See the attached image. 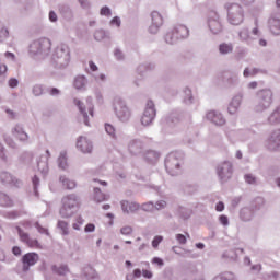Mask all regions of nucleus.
Segmentation results:
<instances>
[{
  "instance_id": "33",
  "label": "nucleus",
  "mask_w": 280,
  "mask_h": 280,
  "mask_svg": "<svg viewBox=\"0 0 280 280\" xmlns=\"http://www.w3.org/2000/svg\"><path fill=\"white\" fill-rule=\"evenodd\" d=\"M268 124L271 126H277V124H280V107H278L269 115Z\"/></svg>"
},
{
  "instance_id": "56",
  "label": "nucleus",
  "mask_w": 280,
  "mask_h": 280,
  "mask_svg": "<svg viewBox=\"0 0 280 280\" xmlns=\"http://www.w3.org/2000/svg\"><path fill=\"white\" fill-rule=\"evenodd\" d=\"M165 121L172 126V124H178V118L176 117V114H171L165 118Z\"/></svg>"
},
{
  "instance_id": "39",
  "label": "nucleus",
  "mask_w": 280,
  "mask_h": 280,
  "mask_svg": "<svg viewBox=\"0 0 280 280\" xmlns=\"http://www.w3.org/2000/svg\"><path fill=\"white\" fill-rule=\"evenodd\" d=\"M177 215L183 220H189V218L191 217V210L185 207H179L177 210Z\"/></svg>"
},
{
  "instance_id": "9",
  "label": "nucleus",
  "mask_w": 280,
  "mask_h": 280,
  "mask_svg": "<svg viewBox=\"0 0 280 280\" xmlns=\"http://www.w3.org/2000/svg\"><path fill=\"white\" fill-rule=\"evenodd\" d=\"M207 25L210 34L213 36H218L222 34V20L220 19V14L215 11H210L207 18Z\"/></svg>"
},
{
  "instance_id": "32",
  "label": "nucleus",
  "mask_w": 280,
  "mask_h": 280,
  "mask_svg": "<svg viewBox=\"0 0 280 280\" xmlns=\"http://www.w3.org/2000/svg\"><path fill=\"white\" fill-rule=\"evenodd\" d=\"M160 156H161V153L156 152L154 150H149L144 154V159L149 163H156V161H159Z\"/></svg>"
},
{
  "instance_id": "52",
  "label": "nucleus",
  "mask_w": 280,
  "mask_h": 280,
  "mask_svg": "<svg viewBox=\"0 0 280 280\" xmlns=\"http://www.w3.org/2000/svg\"><path fill=\"white\" fill-rule=\"evenodd\" d=\"M109 27H117V30H119L121 27V18L119 16H114L110 21H109Z\"/></svg>"
},
{
  "instance_id": "25",
  "label": "nucleus",
  "mask_w": 280,
  "mask_h": 280,
  "mask_svg": "<svg viewBox=\"0 0 280 280\" xmlns=\"http://www.w3.org/2000/svg\"><path fill=\"white\" fill-rule=\"evenodd\" d=\"M238 38L241 43H245V45H252L253 40H255V37L250 35V31H248L246 27H243L238 32Z\"/></svg>"
},
{
  "instance_id": "12",
  "label": "nucleus",
  "mask_w": 280,
  "mask_h": 280,
  "mask_svg": "<svg viewBox=\"0 0 280 280\" xmlns=\"http://www.w3.org/2000/svg\"><path fill=\"white\" fill-rule=\"evenodd\" d=\"M11 135L20 141V143H30V133L25 131V126L16 124L11 128Z\"/></svg>"
},
{
  "instance_id": "36",
  "label": "nucleus",
  "mask_w": 280,
  "mask_h": 280,
  "mask_svg": "<svg viewBox=\"0 0 280 280\" xmlns=\"http://www.w3.org/2000/svg\"><path fill=\"white\" fill-rule=\"evenodd\" d=\"M264 205H266L264 197H256L250 203V207L257 212L264 207Z\"/></svg>"
},
{
  "instance_id": "50",
  "label": "nucleus",
  "mask_w": 280,
  "mask_h": 280,
  "mask_svg": "<svg viewBox=\"0 0 280 280\" xmlns=\"http://www.w3.org/2000/svg\"><path fill=\"white\" fill-rule=\"evenodd\" d=\"M106 36H108V34L106 33V31H104V30H102V28H100V30H96L95 32H94V38L96 39V40H104V38H106Z\"/></svg>"
},
{
  "instance_id": "26",
  "label": "nucleus",
  "mask_w": 280,
  "mask_h": 280,
  "mask_svg": "<svg viewBox=\"0 0 280 280\" xmlns=\"http://www.w3.org/2000/svg\"><path fill=\"white\" fill-rule=\"evenodd\" d=\"M174 33L180 39L189 38V28L183 24H179L173 28Z\"/></svg>"
},
{
  "instance_id": "3",
  "label": "nucleus",
  "mask_w": 280,
  "mask_h": 280,
  "mask_svg": "<svg viewBox=\"0 0 280 280\" xmlns=\"http://www.w3.org/2000/svg\"><path fill=\"white\" fill-rule=\"evenodd\" d=\"M112 108L118 121H121V124H128L130 121L132 110L128 107V103H126L121 96H115L113 98Z\"/></svg>"
},
{
  "instance_id": "7",
  "label": "nucleus",
  "mask_w": 280,
  "mask_h": 280,
  "mask_svg": "<svg viewBox=\"0 0 280 280\" xmlns=\"http://www.w3.org/2000/svg\"><path fill=\"white\" fill-rule=\"evenodd\" d=\"M73 104L79 109V113L83 119V124H85L86 126H91V122H89V116L93 117V113L95 110V107L93 106V96L86 97L88 110L86 106L82 101H80V98H73Z\"/></svg>"
},
{
  "instance_id": "13",
  "label": "nucleus",
  "mask_w": 280,
  "mask_h": 280,
  "mask_svg": "<svg viewBox=\"0 0 280 280\" xmlns=\"http://www.w3.org/2000/svg\"><path fill=\"white\" fill-rule=\"evenodd\" d=\"M265 147L269 152H280V129L270 133L269 138L265 142Z\"/></svg>"
},
{
  "instance_id": "1",
  "label": "nucleus",
  "mask_w": 280,
  "mask_h": 280,
  "mask_svg": "<svg viewBox=\"0 0 280 280\" xmlns=\"http://www.w3.org/2000/svg\"><path fill=\"white\" fill-rule=\"evenodd\" d=\"M80 196L75 194H69L63 196L61 199L59 215L65 219L73 218V215H75V212L80 209Z\"/></svg>"
},
{
  "instance_id": "15",
  "label": "nucleus",
  "mask_w": 280,
  "mask_h": 280,
  "mask_svg": "<svg viewBox=\"0 0 280 280\" xmlns=\"http://www.w3.org/2000/svg\"><path fill=\"white\" fill-rule=\"evenodd\" d=\"M163 26V16L158 11L151 13V25L149 26L150 34H159V30Z\"/></svg>"
},
{
  "instance_id": "11",
  "label": "nucleus",
  "mask_w": 280,
  "mask_h": 280,
  "mask_svg": "<svg viewBox=\"0 0 280 280\" xmlns=\"http://www.w3.org/2000/svg\"><path fill=\"white\" fill-rule=\"evenodd\" d=\"M217 174L221 183H226L233 176V164L229 161L219 164Z\"/></svg>"
},
{
  "instance_id": "57",
  "label": "nucleus",
  "mask_w": 280,
  "mask_h": 280,
  "mask_svg": "<svg viewBox=\"0 0 280 280\" xmlns=\"http://www.w3.org/2000/svg\"><path fill=\"white\" fill-rule=\"evenodd\" d=\"M165 207H167V201H165V200H159L154 205V209H156V211H161V210L165 209Z\"/></svg>"
},
{
  "instance_id": "18",
  "label": "nucleus",
  "mask_w": 280,
  "mask_h": 280,
  "mask_svg": "<svg viewBox=\"0 0 280 280\" xmlns=\"http://www.w3.org/2000/svg\"><path fill=\"white\" fill-rule=\"evenodd\" d=\"M242 100H244V94L238 93L233 96L232 101L228 106V113L230 115H237V110H240V106H242Z\"/></svg>"
},
{
  "instance_id": "35",
  "label": "nucleus",
  "mask_w": 280,
  "mask_h": 280,
  "mask_svg": "<svg viewBox=\"0 0 280 280\" xmlns=\"http://www.w3.org/2000/svg\"><path fill=\"white\" fill-rule=\"evenodd\" d=\"M178 40H179L178 35H176L174 30L166 33L165 43H167V45H175V43H178Z\"/></svg>"
},
{
  "instance_id": "31",
  "label": "nucleus",
  "mask_w": 280,
  "mask_h": 280,
  "mask_svg": "<svg viewBox=\"0 0 280 280\" xmlns=\"http://www.w3.org/2000/svg\"><path fill=\"white\" fill-rule=\"evenodd\" d=\"M59 182L61 183L62 187H65V189H75L77 185L75 180L73 179H69V177L61 175L59 177Z\"/></svg>"
},
{
  "instance_id": "59",
  "label": "nucleus",
  "mask_w": 280,
  "mask_h": 280,
  "mask_svg": "<svg viewBox=\"0 0 280 280\" xmlns=\"http://www.w3.org/2000/svg\"><path fill=\"white\" fill-rule=\"evenodd\" d=\"M94 95H95V100H96L97 104H100V105L104 104V95L102 94V91L96 90L94 92Z\"/></svg>"
},
{
  "instance_id": "48",
  "label": "nucleus",
  "mask_w": 280,
  "mask_h": 280,
  "mask_svg": "<svg viewBox=\"0 0 280 280\" xmlns=\"http://www.w3.org/2000/svg\"><path fill=\"white\" fill-rule=\"evenodd\" d=\"M4 143H7V145L12 150H16L19 148V144L16 143V141H14V139H12V137L10 136L4 137Z\"/></svg>"
},
{
  "instance_id": "37",
  "label": "nucleus",
  "mask_w": 280,
  "mask_h": 280,
  "mask_svg": "<svg viewBox=\"0 0 280 280\" xmlns=\"http://www.w3.org/2000/svg\"><path fill=\"white\" fill-rule=\"evenodd\" d=\"M52 272H55V275H60L61 277H63V275H67L69 272V267H67V265H61V266H56L54 265L51 267Z\"/></svg>"
},
{
  "instance_id": "28",
  "label": "nucleus",
  "mask_w": 280,
  "mask_h": 280,
  "mask_svg": "<svg viewBox=\"0 0 280 280\" xmlns=\"http://www.w3.org/2000/svg\"><path fill=\"white\" fill-rule=\"evenodd\" d=\"M88 83H89V80H86V77L79 75V77H75L74 82H73V86L78 91H84V89H86Z\"/></svg>"
},
{
  "instance_id": "8",
  "label": "nucleus",
  "mask_w": 280,
  "mask_h": 280,
  "mask_svg": "<svg viewBox=\"0 0 280 280\" xmlns=\"http://www.w3.org/2000/svg\"><path fill=\"white\" fill-rule=\"evenodd\" d=\"M228 22L230 25H242L244 23V9L237 3L226 4Z\"/></svg>"
},
{
  "instance_id": "43",
  "label": "nucleus",
  "mask_w": 280,
  "mask_h": 280,
  "mask_svg": "<svg viewBox=\"0 0 280 280\" xmlns=\"http://www.w3.org/2000/svg\"><path fill=\"white\" fill-rule=\"evenodd\" d=\"M105 132L112 138L117 139V130L115 129V126L106 122L105 124Z\"/></svg>"
},
{
  "instance_id": "16",
  "label": "nucleus",
  "mask_w": 280,
  "mask_h": 280,
  "mask_svg": "<svg viewBox=\"0 0 280 280\" xmlns=\"http://www.w3.org/2000/svg\"><path fill=\"white\" fill-rule=\"evenodd\" d=\"M38 254L36 253H27L22 257V270L23 272H27L31 266H36L38 264Z\"/></svg>"
},
{
  "instance_id": "47",
  "label": "nucleus",
  "mask_w": 280,
  "mask_h": 280,
  "mask_svg": "<svg viewBox=\"0 0 280 280\" xmlns=\"http://www.w3.org/2000/svg\"><path fill=\"white\" fill-rule=\"evenodd\" d=\"M222 257L225 261H235V259H237V254H235V250H228L223 253Z\"/></svg>"
},
{
  "instance_id": "44",
  "label": "nucleus",
  "mask_w": 280,
  "mask_h": 280,
  "mask_svg": "<svg viewBox=\"0 0 280 280\" xmlns=\"http://www.w3.org/2000/svg\"><path fill=\"white\" fill-rule=\"evenodd\" d=\"M57 226L61 231V235H63V236L69 235V223L68 222H66V221H58Z\"/></svg>"
},
{
  "instance_id": "40",
  "label": "nucleus",
  "mask_w": 280,
  "mask_h": 280,
  "mask_svg": "<svg viewBox=\"0 0 280 280\" xmlns=\"http://www.w3.org/2000/svg\"><path fill=\"white\" fill-rule=\"evenodd\" d=\"M8 80V66L0 61V84Z\"/></svg>"
},
{
  "instance_id": "22",
  "label": "nucleus",
  "mask_w": 280,
  "mask_h": 280,
  "mask_svg": "<svg viewBox=\"0 0 280 280\" xmlns=\"http://www.w3.org/2000/svg\"><path fill=\"white\" fill-rule=\"evenodd\" d=\"M16 229H18V233L20 235L21 242H23L24 244L28 245L30 248H38L40 246L38 244V240L31 238L30 234H27L24 231H22L21 228L18 226Z\"/></svg>"
},
{
  "instance_id": "64",
  "label": "nucleus",
  "mask_w": 280,
  "mask_h": 280,
  "mask_svg": "<svg viewBox=\"0 0 280 280\" xmlns=\"http://www.w3.org/2000/svg\"><path fill=\"white\" fill-rule=\"evenodd\" d=\"M121 235H132V226L126 225L120 229Z\"/></svg>"
},
{
  "instance_id": "10",
  "label": "nucleus",
  "mask_w": 280,
  "mask_h": 280,
  "mask_svg": "<svg viewBox=\"0 0 280 280\" xmlns=\"http://www.w3.org/2000/svg\"><path fill=\"white\" fill-rule=\"evenodd\" d=\"M154 119H156V107L154 102L149 100L140 118V122L142 126L148 127L154 124Z\"/></svg>"
},
{
  "instance_id": "38",
  "label": "nucleus",
  "mask_w": 280,
  "mask_h": 280,
  "mask_svg": "<svg viewBox=\"0 0 280 280\" xmlns=\"http://www.w3.org/2000/svg\"><path fill=\"white\" fill-rule=\"evenodd\" d=\"M58 166L60 167V170H67V151L60 152V155L58 158Z\"/></svg>"
},
{
  "instance_id": "51",
  "label": "nucleus",
  "mask_w": 280,
  "mask_h": 280,
  "mask_svg": "<svg viewBox=\"0 0 280 280\" xmlns=\"http://www.w3.org/2000/svg\"><path fill=\"white\" fill-rule=\"evenodd\" d=\"M10 38V31L5 27L0 30V43H5Z\"/></svg>"
},
{
  "instance_id": "34",
  "label": "nucleus",
  "mask_w": 280,
  "mask_h": 280,
  "mask_svg": "<svg viewBox=\"0 0 280 280\" xmlns=\"http://www.w3.org/2000/svg\"><path fill=\"white\" fill-rule=\"evenodd\" d=\"M110 196L102 192V190L98 187H94V200L96 202H104V200H108Z\"/></svg>"
},
{
  "instance_id": "19",
  "label": "nucleus",
  "mask_w": 280,
  "mask_h": 280,
  "mask_svg": "<svg viewBox=\"0 0 280 280\" xmlns=\"http://www.w3.org/2000/svg\"><path fill=\"white\" fill-rule=\"evenodd\" d=\"M0 183H3V185H12L13 187H21L23 185V182L16 179V177L12 176L9 172L0 173Z\"/></svg>"
},
{
  "instance_id": "20",
  "label": "nucleus",
  "mask_w": 280,
  "mask_h": 280,
  "mask_svg": "<svg viewBox=\"0 0 280 280\" xmlns=\"http://www.w3.org/2000/svg\"><path fill=\"white\" fill-rule=\"evenodd\" d=\"M51 156V152H49V150H46V155H42L38 160H37V168L38 172H40V174H47V172H49V158Z\"/></svg>"
},
{
  "instance_id": "53",
  "label": "nucleus",
  "mask_w": 280,
  "mask_h": 280,
  "mask_svg": "<svg viewBox=\"0 0 280 280\" xmlns=\"http://www.w3.org/2000/svg\"><path fill=\"white\" fill-rule=\"evenodd\" d=\"M245 182L247 185H257V177L253 174H246L244 176Z\"/></svg>"
},
{
  "instance_id": "24",
  "label": "nucleus",
  "mask_w": 280,
  "mask_h": 280,
  "mask_svg": "<svg viewBox=\"0 0 280 280\" xmlns=\"http://www.w3.org/2000/svg\"><path fill=\"white\" fill-rule=\"evenodd\" d=\"M120 205L125 213H135L141 209V205L137 203V201L122 200Z\"/></svg>"
},
{
  "instance_id": "23",
  "label": "nucleus",
  "mask_w": 280,
  "mask_h": 280,
  "mask_svg": "<svg viewBox=\"0 0 280 280\" xmlns=\"http://www.w3.org/2000/svg\"><path fill=\"white\" fill-rule=\"evenodd\" d=\"M255 213H257L253 207H244L240 210V220L242 222H250L255 218Z\"/></svg>"
},
{
  "instance_id": "17",
  "label": "nucleus",
  "mask_w": 280,
  "mask_h": 280,
  "mask_svg": "<svg viewBox=\"0 0 280 280\" xmlns=\"http://www.w3.org/2000/svg\"><path fill=\"white\" fill-rule=\"evenodd\" d=\"M206 118L214 126H224V124H226V118H224V115L217 110L208 112L206 114Z\"/></svg>"
},
{
  "instance_id": "4",
  "label": "nucleus",
  "mask_w": 280,
  "mask_h": 280,
  "mask_svg": "<svg viewBox=\"0 0 280 280\" xmlns=\"http://www.w3.org/2000/svg\"><path fill=\"white\" fill-rule=\"evenodd\" d=\"M52 62L58 69H67L71 62V50L69 45L59 44L52 52Z\"/></svg>"
},
{
  "instance_id": "2",
  "label": "nucleus",
  "mask_w": 280,
  "mask_h": 280,
  "mask_svg": "<svg viewBox=\"0 0 280 280\" xmlns=\"http://www.w3.org/2000/svg\"><path fill=\"white\" fill-rule=\"evenodd\" d=\"M185 153L180 151L171 152L165 159V170L170 176H178L183 172Z\"/></svg>"
},
{
  "instance_id": "61",
  "label": "nucleus",
  "mask_w": 280,
  "mask_h": 280,
  "mask_svg": "<svg viewBox=\"0 0 280 280\" xmlns=\"http://www.w3.org/2000/svg\"><path fill=\"white\" fill-rule=\"evenodd\" d=\"M88 279H92V280L100 279V273H97L95 269H90L88 271Z\"/></svg>"
},
{
  "instance_id": "46",
  "label": "nucleus",
  "mask_w": 280,
  "mask_h": 280,
  "mask_svg": "<svg viewBox=\"0 0 280 280\" xmlns=\"http://www.w3.org/2000/svg\"><path fill=\"white\" fill-rule=\"evenodd\" d=\"M100 16H105V19H110L113 16V10L108 5H104L100 10Z\"/></svg>"
},
{
  "instance_id": "21",
  "label": "nucleus",
  "mask_w": 280,
  "mask_h": 280,
  "mask_svg": "<svg viewBox=\"0 0 280 280\" xmlns=\"http://www.w3.org/2000/svg\"><path fill=\"white\" fill-rule=\"evenodd\" d=\"M268 27L273 36H280V14H273L269 18Z\"/></svg>"
},
{
  "instance_id": "45",
  "label": "nucleus",
  "mask_w": 280,
  "mask_h": 280,
  "mask_svg": "<svg viewBox=\"0 0 280 280\" xmlns=\"http://www.w3.org/2000/svg\"><path fill=\"white\" fill-rule=\"evenodd\" d=\"M13 202L12 199H10V197H8V195L5 194H0V206L1 207H12Z\"/></svg>"
},
{
  "instance_id": "54",
  "label": "nucleus",
  "mask_w": 280,
  "mask_h": 280,
  "mask_svg": "<svg viewBox=\"0 0 280 280\" xmlns=\"http://www.w3.org/2000/svg\"><path fill=\"white\" fill-rule=\"evenodd\" d=\"M140 209L147 212L154 211V202L149 201V202L142 203V206H140Z\"/></svg>"
},
{
  "instance_id": "30",
  "label": "nucleus",
  "mask_w": 280,
  "mask_h": 280,
  "mask_svg": "<svg viewBox=\"0 0 280 280\" xmlns=\"http://www.w3.org/2000/svg\"><path fill=\"white\" fill-rule=\"evenodd\" d=\"M183 104L186 106H191V104H194V94L189 88L183 90Z\"/></svg>"
},
{
  "instance_id": "58",
  "label": "nucleus",
  "mask_w": 280,
  "mask_h": 280,
  "mask_svg": "<svg viewBox=\"0 0 280 280\" xmlns=\"http://www.w3.org/2000/svg\"><path fill=\"white\" fill-rule=\"evenodd\" d=\"M78 3L80 4V8H82V10H91V1L78 0Z\"/></svg>"
},
{
  "instance_id": "60",
  "label": "nucleus",
  "mask_w": 280,
  "mask_h": 280,
  "mask_svg": "<svg viewBox=\"0 0 280 280\" xmlns=\"http://www.w3.org/2000/svg\"><path fill=\"white\" fill-rule=\"evenodd\" d=\"M48 20L50 21V23H58V13H56V11L54 10L49 11Z\"/></svg>"
},
{
  "instance_id": "55",
  "label": "nucleus",
  "mask_w": 280,
  "mask_h": 280,
  "mask_svg": "<svg viewBox=\"0 0 280 280\" xmlns=\"http://www.w3.org/2000/svg\"><path fill=\"white\" fill-rule=\"evenodd\" d=\"M82 224H84V219L82 217H78L77 222L72 224V229H74V231H80Z\"/></svg>"
},
{
  "instance_id": "29",
  "label": "nucleus",
  "mask_w": 280,
  "mask_h": 280,
  "mask_svg": "<svg viewBox=\"0 0 280 280\" xmlns=\"http://www.w3.org/2000/svg\"><path fill=\"white\" fill-rule=\"evenodd\" d=\"M235 47L233 46V43H221L219 45V54L221 56H229L230 54L233 52V49Z\"/></svg>"
},
{
  "instance_id": "27",
  "label": "nucleus",
  "mask_w": 280,
  "mask_h": 280,
  "mask_svg": "<svg viewBox=\"0 0 280 280\" xmlns=\"http://www.w3.org/2000/svg\"><path fill=\"white\" fill-rule=\"evenodd\" d=\"M143 149V142L140 140H131L128 144V150L131 154H139Z\"/></svg>"
},
{
  "instance_id": "63",
  "label": "nucleus",
  "mask_w": 280,
  "mask_h": 280,
  "mask_svg": "<svg viewBox=\"0 0 280 280\" xmlns=\"http://www.w3.org/2000/svg\"><path fill=\"white\" fill-rule=\"evenodd\" d=\"M114 56H115L116 60H124L126 58V56L124 55V52L119 48H116L114 50Z\"/></svg>"
},
{
  "instance_id": "14",
  "label": "nucleus",
  "mask_w": 280,
  "mask_h": 280,
  "mask_svg": "<svg viewBox=\"0 0 280 280\" xmlns=\"http://www.w3.org/2000/svg\"><path fill=\"white\" fill-rule=\"evenodd\" d=\"M77 149L79 152H82V154H91V152H93V142L89 138L80 136L77 139Z\"/></svg>"
},
{
  "instance_id": "62",
  "label": "nucleus",
  "mask_w": 280,
  "mask_h": 280,
  "mask_svg": "<svg viewBox=\"0 0 280 280\" xmlns=\"http://www.w3.org/2000/svg\"><path fill=\"white\" fill-rule=\"evenodd\" d=\"M161 242H163V236H161V235L154 236V238L152 241V247L159 248V244H161Z\"/></svg>"
},
{
  "instance_id": "41",
  "label": "nucleus",
  "mask_w": 280,
  "mask_h": 280,
  "mask_svg": "<svg viewBox=\"0 0 280 280\" xmlns=\"http://www.w3.org/2000/svg\"><path fill=\"white\" fill-rule=\"evenodd\" d=\"M32 93L35 97H40V95H43V93H45V85L39 84V83L33 85Z\"/></svg>"
},
{
  "instance_id": "5",
  "label": "nucleus",
  "mask_w": 280,
  "mask_h": 280,
  "mask_svg": "<svg viewBox=\"0 0 280 280\" xmlns=\"http://www.w3.org/2000/svg\"><path fill=\"white\" fill-rule=\"evenodd\" d=\"M275 102V94L270 89H262L256 93V105L254 110L256 113H266L272 106Z\"/></svg>"
},
{
  "instance_id": "42",
  "label": "nucleus",
  "mask_w": 280,
  "mask_h": 280,
  "mask_svg": "<svg viewBox=\"0 0 280 280\" xmlns=\"http://www.w3.org/2000/svg\"><path fill=\"white\" fill-rule=\"evenodd\" d=\"M213 280H237V279H235V273L225 271L214 277Z\"/></svg>"
},
{
  "instance_id": "49",
  "label": "nucleus",
  "mask_w": 280,
  "mask_h": 280,
  "mask_svg": "<svg viewBox=\"0 0 280 280\" xmlns=\"http://www.w3.org/2000/svg\"><path fill=\"white\" fill-rule=\"evenodd\" d=\"M60 12L65 19H73V10L71 8L62 7Z\"/></svg>"
},
{
  "instance_id": "6",
  "label": "nucleus",
  "mask_w": 280,
  "mask_h": 280,
  "mask_svg": "<svg viewBox=\"0 0 280 280\" xmlns=\"http://www.w3.org/2000/svg\"><path fill=\"white\" fill-rule=\"evenodd\" d=\"M28 52L31 56H40V58L49 56L51 52V40H49V38L34 40L28 47Z\"/></svg>"
}]
</instances>
